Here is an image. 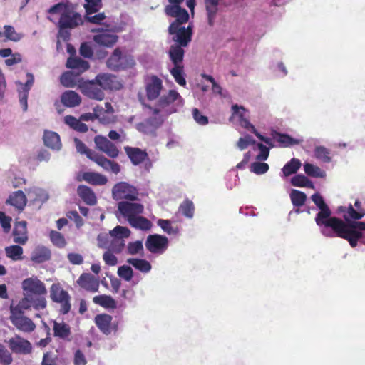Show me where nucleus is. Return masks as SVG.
Wrapping results in <instances>:
<instances>
[{
  "instance_id": "4",
  "label": "nucleus",
  "mask_w": 365,
  "mask_h": 365,
  "mask_svg": "<svg viewBox=\"0 0 365 365\" xmlns=\"http://www.w3.org/2000/svg\"><path fill=\"white\" fill-rule=\"evenodd\" d=\"M74 142L78 153L85 154L88 158L102 167L105 170L111 171L115 174H118L120 171V166L118 163L108 160L103 155L88 148L85 143L78 138H75Z\"/></svg>"
},
{
  "instance_id": "20",
  "label": "nucleus",
  "mask_w": 365,
  "mask_h": 365,
  "mask_svg": "<svg viewBox=\"0 0 365 365\" xmlns=\"http://www.w3.org/2000/svg\"><path fill=\"white\" fill-rule=\"evenodd\" d=\"M163 123L160 117L153 116L136 125L137 130L144 134H155V130Z\"/></svg>"
},
{
  "instance_id": "56",
  "label": "nucleus",
  "mask_w": 365,
  "mask_h": 365,
  "mask_svg": "<svg viewBox=\"0 0 365 365\" xmlns=\"http://www.w3.org/2000/svg\"><path fill=\"white\" fill-rule=\"evenodd\" d=\"M314 153L316 158L322 160L324 163H329L331 161L329 150L324 147H317Z\"/></svg>"
},
{
  "instance_id": "12",
  "label": "nucleus",
  "mask_w": 365,
  "mask_h": 365,
  "mask_svg": "<svg viewBox=\"0 0 365 365\" xmlns=\"http://www.w3.org/2000/svg\"><path fill=\"white\" fill-rule=\"evenodd\" d=\"M168 240L158 234L150 235L145 241V247L151 253L162 254L168 248Z\"/></svg>"
},
{
  "instance_id": "8",
  "label": "nucleus",
  "mask_w": 365,
  "mask_h": 365,
  "mask_svg": "<svg viewBox=\"0 0 365 365\" xmlns=\"http://www.w3.org/2000/svg\"><path fill=\"white\" fill-rule=\"evenodd\" d=\"M138 196V189L126 182H118L112 188V197L115 200L136 201Z\"/></svg>"
},
{
  "instance_id": "16",
  "label": "nucleus",
  "mask_w": 365,
  "mask_h": 365,
  "mask_svg": "<svg viewBox=\"0 0 365 365\" xmlns=\"http://www.w3.org/2000/svg\"><path fill=\"white\" fill-rule=\"evenodd\" d=\"M175 102H177L176 104L182 106L183 100L178 91L170 90L167 95H164L160 98L158 101L159 108H153V114L158 115L160 110L165 109Z\"/></svg>"
},
{
  "instance_id": "26",
  "label": "nucleus",
  "mask_w": 365,
  "mask_h": 365,
  "mask_svg": "<svg viewBox=\"0 0 365 365\" xmlns=\"http://www.w3.org/2000/svg\"><path fill=\"white\" fill-rule=\"evenodd\" d=\"M14 242L19 245H25L28 241L27 222H16L13 230Z\"/></svg>"
},
{
  "instance_id": "58",
  "label": "nucleus",
  "mask_w": 365,
  "mask_h": 365,
  "mask_svg": "<svg viewBox=\"0 0 365 365\" xmlns=\"http://www.w3.org/2000/svg\"><path fill=\"white\" fill-rule=\"evenodd\" d=\"M304 170L307 175L311 177L319 178L322 177L321 169L310 163H305L304 165Z\"/></svg>"
},
{
  "instance_id": "19",
  "label": "nucleus",
  "mask_w": 365,
  "mask_h": 365,
  "mask_svg": "<svg viewBox=\"0 0 365 365\" xmlns=\"http://www.w3.org/2000/svg\"><path fill=\"white\" fill-rule=\"evenodd\" d=\"M98 85L104 90H118L120 88V83L117 77L112 74L101 73L95 78Z\"/></svg>"
},
{
  "instance_id": "3",
  "label": "nucleus",
  "mask_w": 365,
  "mask_h": 365,
  "mask_svg": "<svg viewBox=\"0 0 365 365\" xmlns=\"http://www.w3.org/2000/svg\"><path fill=\"white\" fill-rule=\"evenodd\" d=\"M336 237L347 240L351 247H356L359 240L365 245V222L345 224L341 220L331 235Z\"/></svg>"
},
{
  "instance_id": "53",
  "label": "nucleus",
  "mask_w": 365,
  "mask_h": 365,
  "mask_svg": "<svg viewBox=\"0 0 365 365\" xmlns=\"http://www.w3.org/2000/svg\"><path fill=\"white\" fill-rule=\"evenodd\" d=\"M13 362L11 353L1 344H0V364L10 365Z\"/></svg>"
},
{
  "instance_id": "42",
  "label": "nucleus",
  "mask_w": 365,
  "mask_h": 365,
  "mask_svg": "<svg viewBox=\"0 0 365 365\" xmlns=\"http://www.w3.org/2000/svg\"><path fill=\"white\" fill-rule=\"evenodd\" d=\"M127 262L136 269L143 273L149 272L152 268L150 263L143 259L130 258Z\"/></svg>"
},
{
  "instance_id": "32",
  "label": "nucleus",
  "mask_w": 365,
  "mask_h": 365,
  "mask_svg": "<svg viewBox=\"0 0 365 365\" xmlns=\"http://www.w3.org/2000/svg\"><path fill=\"white\" fill-rule=\"evenodd\" d=\"M77 193L83 201L88 205H95L97 198L94 192L89 187L81 185L77 188Z\"/></svg>"
},
{
  "instance_id": "51",
  "label": "nucleus",
  "mask_w": 365,
  "mask_h": 365,
  "mask_svg": "<svg viewBox=\"0 0 365 365\" xmlns=\"http://www.w3.org/2000/svg\"><path fill=\"white\" fill-rule=\"evenodd\" d=\"M110 235L111 237H120L124 240L130 236V230L126 227L118 225L110 232Z\"/></svg>"
},
{
  "instance_id": "60",
  "label": "nucleus",
  "mask_w": 365,
  "mask_h": 365,
  "mask_svg": "<svg viewBox=\"0 0 365 365\" xmlns=\"http://www.w3.org/2000/svg\"><path fill=\"white\" fill-rule=\"evenodd\" d=\"M256 148L259 150V153L256 156V160L259 161L266 160L269 154V148L260 143L255 145L253 149L255 150Z\"/></svg>"
},
{
  "instance_id": "55",
  "label": "nucleus",
  "mask_w": 365,
  "mask_h": 365,
  "mask_svg": "<svg viewBox=\"0 0 365 365\" xmlns=\"http://www.w3.org/2000/svg\"><path fill=\"white\" fill-rule=\"evenodd\" d=\"M157 224L164 232L169 235L177 234L178 232V227H173L171 225V222L168 220L159 219Z\"/></svg>"
},
{
  "instance_id": "40",
  "label": "nucleus",
  "mask_w": 365,
  "mask_h": 365,
  "mask_svg": "<svg viewBox=\"0 0 365 365\" xmlns=\"http://www.w3.org/2000/svg\"><path fill=\"white\" fill-rule=\"evenodd\" d=\"M208 24L212 26L218 11L219 0H205Z\"/></svg>"
},
{
  "instance_id": "30",
  "label": "nucleus",
  "mask_w": 365,
  "mask_h": 365,
  "mask_svg": "<svg viewBox=\"0 0 365 365\" xmlns=\"http://www.w3.org/2000/svg\"><path fill=\"white\" fill-rule=\"evenodd\" d=\"M27 202L25 194L21 190L12 192L6 203L9 204L19 210H23Z\"/></svg>"
},
{
  "instance_id": "6",
  "label": "nucleus",
  "mask_w": 365,
  "mask_h": 365,
  "mask_svg": "<svg viewBox=\"0 0 365 365\" xmlns=\"http://www.w3.org/2000/svg\"><path fill=\"white\" fill-rule=\"evenodd\" d=\"M50 298L52 302L60 304V314H66L71 311V296L60 283H54L51 286Z\"/></svg>"
},
{
  "instance_id": "29",
  "label": "nucleus",
  "mask_w": 365,
  "mask_h": 365,
  "mask_svg": "<svg viewBox=\"0 0 365 365\" xmlns=\"http://www.w3.org/2000/svg\"><path fill=\"white\" fill-rule=\"evenodd\" d=\"M61 101L66 107L73 108L79 106L81 103L82 99L76 91L68 90L61 94Z\"/></svg>"
},
{
  "instance_id": "54",
  "label": "nucleus",
  "mask_w": 365,
  "mask_h": 365,
  "mask_svg": "<svg viewBox=\"0 0 365 365\" xmlns=\"http://www.w3.org/2000/svg\"><path fill=\"white\" fill-rule=\"evenodd\" d=\"M60 81L61 84L67 88H73L76 85L74 75L72 71L63 73L61 76Z\"/></svg>"
},
{
  "instance_id": "39",
  "label": "nucleus",
  "mask_w": 365,
  "mask_h": 365,
  "mask_svg": "<svg viewBox=\"0 0 365 365\" xmlns=\"http://www.w3.org/2000/svg\"><path fill=\"white\" fill-rule=\"evenodd\" d=\"M128 223L132 227L144 231L150 230L152 227L151 222L141 215L132 218Z\"/></svg>"
},
{
  "instance_id": "25",
  "label": "nucleus",
  "mask_w": 365,
  "mask_h": 365,
  "mask_svg": "<svg viewBox=\"0 0 365 365\" xmlns=\"http://www.w3.org/2000/svg\"><path fill=\"white\" fill-rule=\"evenodd\" d=\"M163 88L162 81L156 76H153L146 85V96L148 100L156 99Z\"/></svg>"
},
{
  "instance_id": "52",
  "label": "nucleus",
  "mask_w": 365,
  "mask_h": 365,
  "mask_svg": "<svg viewBox=\"0 0 365 365\" xmlns=\"http://www.w3.org/2000/svg\"><path fill=\"white\" fill-rule=\"evenodd\" d=\"M4 29L6 40H10L16 42L21 38V35L18 34L12 26L5 25L4 26Z\"/></svg>"
},
{
  "instance_id": "2",
  "label": "nucleus",
  "mask_w": 365,
  "mask_h": 365,
  "mask_svg": "<svg viewBox=\"0 0 365 365\" xmlns=\"http://www.w3.org/2000/svg\"><path fill=\"white\" fill-rule=\"evenodd\" d=\"M312 200L319 209V212L315 217L316 224L320 228V232L324 236L331 238L333 232L341 222V219L331 216V210L325 203L320 194L314 193L312 195Z\"/></svg>"
},
{
  "instance_id": "14",
  "label": "nucleus",
  "mask_w": 365,
  "mask_h": 365,
  "mask_svg": "<svg viewBox=\"0 0 365 365\" xmlns=\"http://www.w3.org/2000/svg\"><path fill=\"white\" fill-rule=\"evenodd\" d=\"M95 80L88 81H80L79 88L81 93L89 98L96 101H102L105 94L102 88L98 87Z\"/></svg>"
},
{
  "instance_id": "59",
  "label": "nucleus",
  "mask_w": 365,
  "mask_h": 365,
  "mask_svg": "<svg viewBox=\"0 0 365 365\" xmlns=\"http://www.w3.org/2000/svg\"><path fill=\"white\" fill-rule=\"evenodd\" d=\"M177 14L178 15L175 16L176 18L175 21L170 24H175L180 26L181 24L186 23L189 19L188 12L183 8L180 7Z\"/></svg>"
},
{
  "instance_id": "28",
  "label": "nucleus",
  "mask_w": 365,
  "mask_h": 365,
  "mask_svg": "<svg viewBox=\"0 0 365 365\" xmlns=\"http://www.w3.org/2000/svg\"><path fill=\"white\" fill-rule=\"evenodd\" d=\"M66 66L67 68L76 71L77 75L83 73L90 68L89 63L79 57H69Z\"/></svg>"
},
{
  "instance_id": "43",
  "label": "nucleus",
  "mask_w": 365,
  "mask_h": 365,
  "mask_svg": "<svg viewBox=\"0 0 365 365\" xmlns=\"http://www.w3.org/2000/svg\"><path fill=\"white\" fill-rule=\"evenodd\" d=\"M83 8L87 15L98 12L103 7L102 0H84Z\"/></svg>"
},
{
  "instance_id": "18",
  "label": "nucleus",
  "mask_w": 365,
  "mask_h": 365,
  "mask_svg": "<svg viewBox=\"0 0 365 365\" xmlns=\"http://www.w3.org/2000/svg\"><path fill=\"white\" fill-rule=\"evenodd\" d=\"M112 316L108 314H100L95 317L94 322L103 334L108 335L113 331L117 330V326L112 325Z\"/></svg>"
},
{
  "instance_id": "48",
  "label": "nucleus",
  "mask_w": 365,
  "mask_h": 365,
  "mask_svg": "<svg viewBox=\"0 0 365 365\" xmlns=\"http://www.w3.org/2000/svg\"><path fill=\"white\" fill-rule=\"evenodd\" d=\"M179 212H181L185 217L192 218L194 215L195 206L193 202L186 199L184 200L179 207Z\"/></svg>"
},
{
  "instance_id": "9",
  "label": "nucleus",
  "mask_w": 365,
  "mask_h": 365,
  "mask_svg": "<svg viewBox=\"0 0 365 365\" xmlns=\"http://www.w3.org/2000/svg\"><path fill=\"white\" fill-rule=\"evenodd\" d=\"M21 287L24 294L33 296L34 297H45L47 289L43 282L37 277H31L23 280Z\"/></svg>"
},
{
  "instance_id": "34",
  "label": "nucleus",
  "mask_w": 365,
  "mask_h": 365,
  "mask_svg": "<svg viewBox=\"0 0 365 365\" xmlns=\"http://www.w3.org/2000/svg\"><path fill=\"white\" fill-rule=\"evenodd\" d=\"M271 135L272 139L279 143L282 147H289L300 143V140L294 139L287 134L280 133L275 130L272 131Z\"/></svg>"
},
{
  "instance_id": "5",
  "label": "nucleus",
  "mask_w": 365,
  "mask_h": 365,
  "mask_svg": "<svg viewBox=\"0 0 365 365\" xmlns=\"http://www.w3.org/2000/svg\"><path fill=\"white\" fill-rule=\"evenodd\" d=\"M107 67L113 71H120L132 68L135 65L133 56L116 48L106 61Z\"/></svg>"
},
{
  "instance_id": "64",
  "label": "nucleus",
  "mask_w": 365,
  "mask_h": 365,
  "mask_svg": "<svg viewBox=\"0 0 365 365\" xmlns=\"http://www.w3.org/2000/svg\"><path fill=\"white\" fill-rule=\"evenodd\" d=\"M85 20L91 24H101V22L106 19V16L104 12H97L96 14L91 16L85 14Z\"/></svg>"
},
{
  "instance_id": "47",
  "label": "nucleus",
  "mask_w": 365,
  "mask_h": 365,
  "mask_svg": "<svg viewBox=\"0 0 365 365\" xmlns=\"http://www.w3.org/2000/svg\"><path fill=\"white\" fill-rule=\"evenodd\" d=\"M290 199L292 205L294 207H302L306 202L307 195L304 192L297 190H292L290 193Z\"/></svg>"
},
{
  "instance_id": "38",
  "label": "nucleus",
  "mask_w": 365,
  "mask_h": 365,
  "mask_svg": "<svg viewBox=\"0 0 365 365\" xmlns=\"http://www.w3.org/2000/svg\"><path fill=\"white\" fill-rule=\"evenodd\" d=\"M64 123L72 129L82 133H85L88 130V126L82 123L80 118L77 119L73 115H68L65 116Z\"/></svg>"
},
{
  "instance_id": "33",
  "label": "nucleus",
  "mask_w": 365,
  "mask_h": 365,
  "mask_svg": "<svg viewBox=\"0 0 365 365\" xmlns=\"http://www.w3.org/2000/svg\"><path fill=\"white\" fill-rule=\"evenodd\" d=\"M185 51L180 46L176 44L170 47L168 55L174 66H183Z\"/></svg>"
},
{
  "instance_id": "1",
  "label": "nucleus",
  "mask_w": 365,
  "mask_h": 365,
  "mask_svg": "<svg viewBox=\"0 0 365 365\" xmlns=\"http://www.w3.org/2000/svg\"><path fill=\"white\" fill-rule=\"evenodd\" d=\"M78 4L71 2H59L52 6L48 13L50 14H59L60 17L56 24L57 26L62 28L75 29L83 24V17L77 11Z\"/></svg>"
},
{
  "instance_id": "7",
  "label": "nucleus",
  "mask_w": 365,
  "mask_h": 365,
  "mask_svg": "<svg viewBox=\"0 0 365 365\" xmlns=\"http://www.w3.org/2000/svg\"><path fill=\"white\" fill-rule=\"evenodd\" d=\"M23 297L16 305L10 306V312L19 314H24V311L29 309L31 307L36 310L44 309L47 306V302L45 297H34L33 296H28L24 294Z\"/></svg>"
},
{
  "instance_id": "35",
  "label": "nucleus",
  "mask_w": 365,
  "mask_h": 365,
  "mask_svg": "<svg viewBox=\"0 0 365 365\" xmlns=\"http://www.w3.org/2000/svg\"><path fill=\"white\" fill-rule=\"evenodd\" d=\"M43 139L45 145L53 150H59L61 147L60 136L56 132L46 130Z\"/></svg>"
},
{
  "instance_id": "50",
  "label": "nucleus",
  "mask_w": 365,
  "mask_h": 365,
  "mask_svg": "<svg viewBox=\"0 0 365 365\" xmlns=\"http://www.w3.org/2000/svg\"><path fill=\"white\" fill-rule=\"evenodd\" d=\"M170 73L173 76L175 81L180 86H185L186 80L184 77V66H174L170 69Z\"/></svg>"
},
{
  "instance_id": "22",
  "label": "nucleus",
  "mask_w": 365,
  "mask_h": 365,
  "mask_svg": "<svg viewBox=\"0 0 365 365\" xmlns=\"http://www.w3.org/2000/svg\"><path fill=\"white\" fill-rule=\"evenodd\" d=\"M76 282L81 288L88 292H96L99 288L98 279L91 273L81 274Z\"/></svg>"
},
{
  "instance_id": "24",
  "label": "nucleus",
  "mask_w": 365,
  "mask_h": 365,
  "mask_svg": "<svg viewBox=\"0 0 365 365\" xmlns=\"http://www.w3.org/2000/svg\"><path fill=\"white\" fill-rule=\"evenodd\" d=\"M53 336L63 341H71V330L69 324L64 322H53Z\"/></svg>"
},
{
  "instance_id": "62",
  "label": "nucleus",
  "mask_w": 365,
  "mask_h": 365,
  "mask_svg": "<svg viewBox=\"0 0 365 365\" xmlns=\"http://www.w3.org/2000/svg\"><path fill=\"white\" fill-rule=\"evenodd\" d=\"M125 247L124 240L120 237H112L110 245L109 246L110 250L115 253H120Z\"/></svg>"
},
{
  "instance_id": "57",
  "label": "nucleus",
  "mask_w": 365,
  "mask_h": 365,
  "mask_svg": "<svg viewBox=\"0 0 365 365\" xmlns=\"http://www.w3.org/2000/svg\"><path fill=\"white\" fill-rule=\"evenodd\" d=\"M103 110V108L97 106L93 108V113H83L80 116V120L82 121H93L96 118H100L101 112Z\"/></svg>"
},
{
  "instance_id": "21",
  "label": "nucleus",
  "mask_w": 365,
  "mask_h": 365,
  "mask_svg": "<svg viewBox=\"0 0 365 365\" xmlns=\"http://www.w3.org/2000/svg\"><path fill=\"white\" fill-rule=\"evenodd\" d=\"M339 212H343L344 223L360 222L358 221L365 215L364 210L357 211L351 205L349 207L340 206L338 208Z\"/></svg>"
},
{
  "instance_id": "13",
  "label": "nucleus",
  "mask_w": 365,
  "mask_h": 365,
  "mask_svg": "<svg viewBox=\"0 0 365 365\" xmlns=\"http://www.w3.org/2000/svg\"><path fill=\"white\" fill-rule=\"evenodd\" d=\"M11 351L14 354L27 355L32 351L31 344L24 338L16 334L7 341Z\"/></svg>"
},
{
  "instance_id": "41",
  "label": "nucleus",
  "mask_w": 365,
  "mask_h": 365,
  "mask_svg": "<svg viewBox=\"0 0 365 365\" xmlns=\"http://www.w3.org/2000/svg\"><path fill=\"white\" fill-rule=\"evenodd\" d=\"M93 302L106 309H115L117 307L115 300L109 295L95 296L93 298Z\"/></svg>"
},
{
  "instance_id": "23",
  "label": "nucleus",
  "mask_w": 365,
  "mask_h": 365,
  "mask_svg": "<svg viewBox=\"0 0 365 365\" xmlns=\"http://www.w3.org/2000/svg\"><path fill=\"white\" fill-rule=\"evenodd\" d=\"M124 150L134 165H140L148 159V154L145 150L130 146H125Z\"/></svg>"
},
{
  "instance_id": "46",
  "label": "nucleus",
  "mask_w": 365,
  "mask_h": 365,
  "mask_svg": "<svg viewBox=\"0 0 365 365\" xmlns=\"http://www.w3.org/2000/svg\"><path fill=\"white\" fill-rule=\"evenodd\" d=\"M291 183L293 186L300 187L314 188L313 182L305 175L300 174L296 175L291 179Z\"/></svg>"
},
{
  "instance_id": "36",
  "label": "nucleus",
  "mask_w": 365,
  "mask_h": 365,
  "mask_svg": "<svg viewBox=\"0 0 365 365\" xmlns=\"http://www.w3.org/2000/svg\"><path fill=\"white\" fill-rule=\"evenodd\" d=\"M82 178L86 182L93 185H103L108 181L106 176L95 172H86L83 174Z\"/></svg>"
},
{
  "instance_id": "44",
  "label": "nucleus",
  "mask_w": 365,
  "mask_h": 365,
  "mask_svg": "<svg viewBox=\"0 0 365 365\" xmlns=\"http://www.w3.org/2000/svg\"><path fill=\"white\" fill-rule=\"evenodd\" d=\"M5 253L7 257L14 261L21 260L23 259V248L18 245H11L5 248Z\"/></svg>"
},
{
  "instance_id": "17",
  "label": "nucleus",
  "mask_w": 365,
  "mask_h": 365,
  "mask_svg": "<svg viewBox=\"0 0 365 365\" xmlns=\"http://www.w3.org/2000/svg\"><path fill=\"white\" fill-rule=\"evenodd\" d=\"M96 148L106 153L108 157L115 158L119 155V150L116 145L106 137L97 135L94 138Z\"/></svg>"
},
{
  "instance_id": "15",
  "label": "nucleus",
  "mask_w": 365,
  "mask_h": 365,
  "mask_svg": "<svg viewBox=\"0 0 365 365\" xmlns=\"http://www.w3.org/2000/svg\"><path fill=\"white\" fill-rule=\"evenodd\" d=\"M10 320L17 329L23 332L31 333L36 329L35 323L30 318L24 316V314H19V312L11 313Z\"/></svg>"
},
{
  "instance_id": "45",
  "label": "nucleus",
  "mask_w": 365,
  "mask_h": 365,
  "mask_svg": "<svg viewBox=\"0 0 365 365\" xmlns=\"http://www.w3.org/2000/svg\"><path fill=\"white\" fill-rule=\"evenodd\" d=\"M302 163L299 159L292 158L290 161L287 163L282 168V173L284 176L287 177L294 174L300 168Z\"/></svg>"
},
{
  "instance_id": "37",
  "label": "nucleus",
  "mask_w": 365,
  "mask_h": 365,
  "mask_svg": "<svg viewBox=\"0 0 365 365\" xmlns=\"http://www.w3.org/2000/svg\"><path fill=\"white\" fill-rule=\"evenodd\" d=\"M232 116H237L238 118L240 125L242 127L249 130L250 126H252V124L246 117L247 110L245 109V108L243 106H239L236 104L232 106Z\"/></svg>"
},
{
  "instance_id": "63",
  "label": "nucleus",
  "mask_w": 365,
  "mask_h": 365,
  "mask_svg": "<svg viewBox=\"0 0 365 365\" xmlns=\"http://www.w3.org/2000/svg\"><path fill=\"white\" fill-rule=\"evenodd\" d=\"M250 170L255 174L261 175L267 172L269 165L266 163L255 162L251 164Z\"/></svg>"
},
{
  "instance_id": "49",
  "label": "nucleus",
  "mask_w": 365,
  "mask_h": 365,
  "mask_svg": "<svg viewBox=\"0 0 365 365\" xmlns=\"http://www.w3.org/2000/svg\"><path fill=\"white\" fill-rule=\"evenodd\" d=\"M49 237L53 245L58 248H63L67 244L64 236L58 231L51 230Z\"/></svg>"
},
{
  "instance_id": "27",
  "label": "nucleus",
  "mask_w": 365,
  "mask_h": 365,
  "mask_svg": "<svg viewBox=\"0 0 365 365\" xmlns=\"http://www.w3.org/2000/svg\"><path fill=\"white\" fill-rule=\"evenodd\" d=\"M118 36L114 34L106 31L93 36V41L98 45L105 47H112L118 41Z\"/></svg>"
},
{
  "instance_id": "10",
  "label": "nucleus",
  "mask_w": 365,
  "mask_h": 365,
  "mask_svg": "<svg viewBox=\"0 0 365 365\" xmlns=\"http://www.w3.org/2000/svg\"><path fill=\"white\" fill-rule=\"evenodd\" d=\"M144 206L135 201H120L118 203V212L128 222L137 215L143 214Z\"/></svg>"
},
{
  "instance_id": "61",
  "label": "nucleus",
  "mask_w": 365,
  "mask_h": 365,
  "mask_svg": "<svg viewBox=\"0 0 365 365\" xmlns=\"http://www.w3.org/2000/svg\"><path fill=\"white\" fill-rule=\"evenodd\" d=\"M118 274L120 277L128 282L133 278V272L130 267L123 265L118 267Z\"/></svg>"
},
{
  "instance_id": "31",
  "label": "nucleus",
  "mask_w": 365,
  "mask_h": 365,
  "mask_svg": "<svg viewBox=\"0 0 365 365\" xmlns=\"http://www.w3.org/2000/svg\"><path fill=\"white\" fill-rule=\"evenodd\" d=\"M51 250L45 246H38L32 252L31 259L32 262L41 264L48 261L51 259Z\"/></svg>"
},
{
  "instance_id": "11",
  "label": "nucleus",
  "mask_w": 365,
  "mask_h": 365,
  "mask_svg": "<svg viewBox=\"0 0 365 365\" xmlns=\"http://www.w3.org/2000/svg\"><path fill=\"white\" fill-rule=\"evenodd\" d=\"M168 32L171 35H174L173 41L177 42L178 46L181 47H186L192 39V29L188 26L187 29L185 27H180L175 24H170Z\"/></svg>"
}]
</instances>
